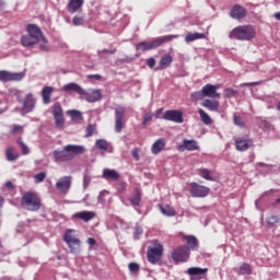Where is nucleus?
<instances>
[{
    "label": "nucleus",
    "mask_w": 280,
    "mask_h": 280,
    "mask_svg": "<svg viewBox=\"0 0 280 280\" xmlns=\"http://www.w3.org/2000/svg\"><path fill=\"white\" fill-rule=\"evenodd\" d=\"M85 96V101L89 103H95L102 100V92L100 90H93L90 92L84 91L83 94Z\"/></svg>",
    "instance_id": "nucleus-20"
},
{
    "label": "nucleus",
    "mask_w": 280,
    "mask_h": 280,
    "mask_svg": "<svg viewBox=\"0 0 280 280\" xmlns=\"http://www.w3.org/2000/svg\"><path fill=\"white\" fill-rule=\"evenodd\" d=\"M206 272H208V268L190 267L187 269V275H189V277H200V275H206Z\"/></svg>",
    "instance_id": "nucleus-30"
},
{
    "label": "nucleus",
    "mask_w": 280,
    "mask_h": 280,
    "mask_svg": "<svg viewBox=\"0 0 280 280\" xmlns=\"http://www.w3.org/2000/svg\"><path fill=\"white\" fill-rule=\"evenodd\" d=\"M257 36V31L253 25H238L234 27L229 37L231 39L241 40V42H250Z\"/></svg>",
    "instance_id": "nucleus-2"
},
{
    "label": "nucleus",
    "mask_w": 280,
    "mask_h": 280,
    "mask_svg": "<svg viewBox=\"0 0 280 280\" xmlns=\"http://www.w3.org/2000/svg\"><path fill=\"white\" fill-rule=\"evenodd\" d=\"M24 132V126L21 125H13L11 133L16 135V133H23Z\"/></svg>",
    "instance_id": "nucleus-48"
},
{
    "label": "nucleus",
    "mask_w": 280,
    "mask_h": 280,
    "mask_svg": "<svg viewBox=\"0 0 280 280\" xmlns=\"http://www.w3.org/2000/svg\"><path fill=\"white\" fill-rule=\"evenodd\" d=\"M105 194L102 191L100 192L98 197H97V201L101 203V205H104L105 202Z\"/></svg>",
    "instance_id": "nucleus-58"
},
{
    "label": "nucleus",
    "mask_w": 280,
    "mask_h": 280,
    "mask_svg": "<svg viewBox=\"0 0 280 280\" xmlns=\"http://www.w3.org/2000/svg\"><path fill=\"white\" fill-rule=\"evenodd\" d=\"M131 155H132V158H133L136 161H139V160H140L139 149H138V148L132 149Z\"/></svg>",
    "instance_id": "nucleus-54"
},
{
    "label": "nucleus",
    "mask_w": 280,
    "mask_h": 280,
    "mask_svg": "<svg viewBox=\"0 0 280 280\" xmlns=\"http://www.w3.org/2000/svg\"><path fill=\"white\" fill-rule=\"evenodd\" d=\"M201 106L211 110V112H215V113H220V102L214 100H205L202 103H201Z\"/></svg>",
    "instance_id": "nucleus-21"
},
{
    "label": "nucleus",
    "mask_w": 280,
    "mask_h": 280,
    "mask_svg": "<svg viewBox=\"0 0 280 280\" xmlns=\"http://www.w3.org/2000/svg\"><path fill=\"white\" fill-rule=\"evenodd\" d=\"M35 105H36V98L34 97V95L32 93L26 94L23 101V106H22L23 110L25 113H32L35 108Z\"/></svg>",
    "instance_id": "nucleus-19"
},
{
    "label": "nucleus",
    "mask_w": 280,
    "mask_h": 280,
    "mask_svg": "<svg viewBox=\"0 0 280 280\" xmlns=\"http://www.w3.org/2000/svg\"><path fill=\"white\" fill-rule=\"evenodd\" d=\"M47 177L45 172H40L34 175L35 183H43Z\"/></svg>",
    "instance_id": "nucleus-46"
},
{
    "label": "nucleus",
    "mask_w": 280,
    "mask_h": 280,
    "mask_svg": "<svg viewBox=\"0 0 280 280\" xmlns=\"http://www.w3.org/2000/svg\"><path fill=\"white\" fill-rule=\"evenodd\" d=\"M91 182H92L91 176H89L88 174H84V176H83V187L88 188V186H90Z\"/></svg>",
    "instance_id": "nucleus-52"
},
{
    "label": "nucleus",
    "mask_w": 280,
    "mask_h": 280,
    "mask_svg": "<svg viewBox=\"0 0 280 280\" xmlns=\"http://www.w3.org/2000/svg\"><path fill=\"white\" fill-rule=\"evenodd\" d=\"M179 35H166V36H161L152 42H141L136 45L137 50H141L143 52L149 51V50H154L162 46L163 44L173 40L174 38H178Z\"/></svg>",
    "instance_id": "nucleus-4"
},
{
    "label": "nucleus",
    "mask_w": 280,
    "mask_h": 280,
    "mask_svg": "<svg viewBox=\"0 0 280 280\" xmlns=\"http://www.w3.org/2000/svg\"><path fill=\"white\" fill-rule=\"evenodd\" d=\"M84 5V0H70L67 10L69 13L73 14L79 11L80 8Z\"/></svg>",
    "instance_id": "nucleus-24"
},
{
    "label": "nucleus",
    "mask_w": 280,
    "mask_h": 280,
    "mask_svg": "<svg viewBox=\"0 0 280 280\" xmlns=\"http://www.w3.org/2000/svg\"><path fill=\"white\" fill-rule=\"evenodd\" d=\"M247 9L236 4L234 7H232L231 11H230V16L234 20H243L247 16Z\"/></svg>",
    "instance_id": "nucleus-16"
},
{
    "label": "nucleus",
    "mask_w": 280,
    "mask_h": 280,
    "mask_svg": "<svg viewBox=\"0 0 280 280\" xmlns=\"http://www.w3.org/2000/svg\"><path fill=\"white\" fill-rule=\"evenodd\" d=\"M233 122L234 125L238 126L240 128H244L245 127V121L241 116H234L233 117Z\"/></svg>",
    "instance_id": "nucleus-45"
},
{
    "label": "nucleus",
    "mask_w": 280,
    "mask_h": 280,
    "mask_svg": "<svg viewBox=\"0 0 280 280\" xmlns=\"http://www.w3.org/2000/svg\"><path fill=\"white\" fill-rule=\"evenodd\" d=\"M235 149L240 152L247 151L254 145V141L252 139H245L243 137H234Z\"/></svg>",
    "instance_id": "nucleus-12"
},
{
    "label": "nucleus",
    "mask_w": 280,
    "mask_h": 280,
    "mask_svg": "<svg viewBox=\"0 0 280 280\" xmlns=\"http://www.w3.org/2000/svg\"><path fill=\"white\" fill-rule=\"evenodd\" d=\"M236 94H238V91H236L232 88H228L224 90V96L228 98L234 97Z\"/></svg>",
    "instance_id": "nucleus-43"
},
{
    "label": "nucleus",
    "mask_w": 280,
    "mask_h": 280,
    "mask_svg": "<svg viewBox=\"0 0 280 280\" xmlns=\"http://www.w3.org/2000/svg\"><path fill=\"white\" fill-rule=\"evenodd\" d=\"M163 113V108H160L155 113V118H160V115Z\"/></svg>",
    "instance_id": "nucleus-62"
},
{
    "label": "nucleus",
    "mask_w": 280,
    "mask_h": 280,
    "mask_svg": "<svg viewBox=\"0 0 280 280\" xmlns=\"http://www.w3.org/2000/svg\"><path fill=\"white\" fill-rule=\"evenodd\" d=\"M162 119L173 121L176 124H183L184 122V113L176 109L166 110Z\"/></svg>",
    "instance_id": "nucleus-11"
},
{
    "label": "nucleus",
    "mask_w": 280,
    "mask_h": 280,
    "mask_svg": "<svg viewBox=\"0 0 280 280\" xmlns=\"http://www.w3.org/2000/svg\"><path fill=\"white\" fill-rule=\"evenodd\" d=\"M189 257L190 250L186 245H182L172 252V259L174 261H188Z\"/></svg>",
    "instance_id": "nucleus-10"
},
{
    "label": "nucleus",
    "mask_w": 280,
    "mask_h": 280,
    "mask_svg": "<svg viewBox=\"0 0 280 280\" xmlns=\"http://www.w3.org/2000/svg\"><path fill=\"white\" fill-rule=\"evenodd\" d=\"M221 88L220 84L212 85L210 83L202 86V93L205 97L221 98V93L218 90Z\"/></svg>",
    "instance_id": "nucleus-14"
},
{
    "label": "nucleus",
    "mask_w": 280,
    "mask_h": 280,
    "mask_svg": "<svg viewBox=\"0 0 280 280\" xmlns=\"http://www.w3.org/2000/svg\"><path fill=\"white\" fill-rule=\"evenodd\" d=\"M85 23L84 19L82 16H74L72 19V24L74 26H80V25H83Z\"/></svg>",
    "instance_id": "nucleus-49"
},
{
    "label": "nucleus",
    "mask_w": 280,
    "mask_h": 280,
    "mask_svg": "<svg viewBox=\"0 0 280 280\" xmlns=\"http://www.w3.org/2000/svg\"><path fill=\"white\" fill-rule=\"evenodd\" d=\"M161 213H163V215H168V217L176 215L175 209L170 206L161 207Z\"/></svg>",
    "instance_id": "nucleus-41"
},
{
    "label": "nucleus",
    "mask_w": 280,
    "mask_h": 280,
    "mask_svg": "<svg viewBox=\"0 0 280 280\" xmlns=\"http://www.w3.org/2000/svg\"><path fill=\"white\" fill-rule=\"evenodd\" d=\"M115 126L114 130L115 132L119 133L124 129L125 125V116H126V107L119 106L115 107Z\"/></svg>",
    "instance_id": "nucleus-7"
},
{
    "label": "nucleus",
    "mask_w": 280,
    "mask_h": 280,
    "mask_svg": "<svg viewBox=\"0 0 280 280\" xmlns=\"http://www.w3.org/2000/svg\"><path fill=\"white\" fill-rule=\"evenodd\" d=\"M86 78L88 79H94L96 81L103 80V77L101 74H89Z\"/></svg>",
    "instance_id": "nucleus-57"
},
{
    "label": "nucleus",
    "mask_w": 280,
    "mask_h": 280,
    "mask_svg": "<svg viewBox=\"0 0 280 280\" xmlns=\"http://www.w3.org/2000/svg\"><path fill=\"white\" fill-rule=\"evenodd\" d=\"M95 130H96L95 125H92V124L88 125V127H86V137L93 136Z\"/></svg>",
    "instance_id": "nucleus-51"
},
{
    "label": "nucleus",
    "mask_w": 280,
    "mask_h": 280,
    "mask_svg": "<svg viewBox=\"0 0 280 280\" xmlns=\"http://www.w3.org/2000/svg\"><path fill=\"white\" fill-rule=\"evenodd\" d=\"M164 253V247L162 244L155 242L154 247H150L147 252L148 261L150 264H158L161 261Z\"/></svg>",
    "instance_id": "nucleus-6"
},
{
    "label": "nucleus",
    "mask_w": 280,
    "mask_h": 280,
    "mask_svg": "<svg viewBox=\"0 0 280 280\" xmlns=\"http://www.w3.org/2000/svg\"><path fill=\"white\" fill-rule=\"evenodd\" d=\"M128 269L130 270V272H132L133 275H137L140 270V265L137 262H129L128 265Z\"/></svg>",
    "instance_id": "nucleus-44"
},
{
    "label": "nucleus",
    "mask_w": 280,
    "mask_h": 280,
    "mask_svg": "<svg viewBox=\"0 0 280 280\" xmlns=\"http://www.w3.org/2000/svg\"><path fill=\"white\" fill-rule=\"evenodd\" d=\"M191 98L195 101H200L206 98L205 94H203V89H201V91H196L194 93H191Z\"/></svg>",
    "instance_id": "nucleus-42"
},
{
    "label": "nucleus",
    "mask_w": 280,
    "mask_h": 280,
    "mask_svg": "<svg viewBox=\"0 0 280 280\" xmlns=\"http://www.w3.org/2000/svg\"><path fill=\"white\" fill-rule=\"evenodd\" d=\"M268 224L270 226H276V224H278L280 222V217L278 215H270L267 220Z\"/></svg>",
    "instance_id": "nucleus-47"
},
{
    "label": "nucleus",
    "mask_w": 280,
    "mask_h": 280,
    "mask_svg": "<svg viewBox=\"0 0 280 280\" xmlns=\"http://www.w3.org/2000/svg\"><path fill=\"white\" fill-rule=\"evenodd\" d=\"M54 93V88L52 86H45L42 89L40 95L43 98L44 104H49L51 95Z\"/></svg>",
    "instance_id": "nucleus-26"
},
{
    "label": "nucleus",
    "mask_w": 280,
    "mask_h": 280,
    "mask_svg": "<svg viewBox=\"0 0 280 280\" xmlns=\"http://www.w3.org/2000/svg\"><path fill=\"white\" fill-rule=\"evenodd\" d=\"M86 242L90 246H96V244H97V242L94 237H89Z\"/></svg>",
    "instance_id": "nucleus-59"
},
{
    "label": "nucleus",
    "mask_w": 280,
    "mask_h": 280,
    "mask_svg": "<svg viewBox=\"0 0 280 280\" xmlns=\"http://www.w3.org/2000/svg\"><path fill=\"white\" fill-rule=\"evenodd\" d=\"M20 205L24 211L35 212L42 209L43 202L36 192L26 191L22 195Z\"/></svg>",
    "instance_id": "nucleus-3"
},
{
    "label": "nucleus",
    "mask_w": 280,
    "mask_h": 280,
    "mask_svg": "<svg viewBox=\"0 0 280 280\" xmlns=\"http://www.w3.org/2000/svg\"><path fill=\"white\" fill-rule=\"evenodd\" d=\"M273 16H275L276 20L280 21V12L275 13Z\"/></svg>",
    "instance_id": "nucleus-64"
},
{
    "label": "nucleus",
    "mask_w": 280,
    "mask_h": 280,
    "mask_svg": "<svg viewBox=\"0 0 280 280\" xmlns=\"http://www.w3.org/2000/svg\"><path fill=\"white\" fill-rule=\"evenodd\" d=\"M142 234H143V229L141 226H137L133 234L135 240H140V235Z\"/></svg>",
    "instance_id": "nucleus-53"
},
{
    "label": "nucleus",
    "mask_w": 280,
    "mask_h": 280,
    "mask_svg": "<svg viewBox=\"0 0 280 280\" xmlns=\"http://www.w3.org/2000/svg\"><path fill=\"white\" fill-rule=\"evenodd\" d=\"M62 91H65V92H74V93L80 94V95L85 94V90L77 83L65 84L62 86Z\"/></svg>",
    "instance_id": "nucleus-23"
},
{
    "label": "nucleus",
    "mask_w": 280,
    "mask_h": 280,
    "mask_svg": "<svg viewBox=\"0 0 280 280\" xmlns=\"http://www.w3.org/2000/svg\"><path fill=\"white\" fill-rule=\"evenodd\" d=\"M4 155H5L7 161H9V162H14L20 158V154H18L15 152V148H13V147L7 148Z\"/></svg>",
    "instance_id": "nucleus-28"
},
{
    "label": "nucleus",
    "mask_w": 280,
    "mask_h": 280,
    "mask_svg": "<svg viewBox=\"0 0 280 280\" xmlns=\"http://www.w3.org/2000/svg\"><path fill=\"white\" fill-rule=\"evenodd\" d=\"M67 114L70 116L72 121L83 120V114L80 110H77V109L68 110Z\"/></svg>",
    "instance_id": "nucleus-37"
},
{
    "label": "nucleus",
    "mask_w": 280,
    "mask_h": 280,
    "mask_svg": "<svg viewBox=\"0 0 280 280\" xmlns=\"http://www.w3.org/2000/svg\"><path fill=\"white\" fill-rule=\"evenodd\" d=\"M174 61L173 56H171L170 54H165L164 56H162L161 60H160V69L164 70L167 69L172 66Z\"/></svg>",
    "instance_id": "nucleus-27"
},
{
    "label": "nucleus",
    "mask_w": 280,
    "mask_h": 280,
    "mask_svg": "<svg viewBox=\"0 0 280 280\" xmlns=\"http://www.w3.org/2000/svg\"><path fill=\"white\" fill-rule=\"evenodd\" d=\"M24 78V73L20 72H9L5 70L0 71V81L5 82H12V81H21Z\"/></svg>",
    "instance_id": "nucleus-15"
},
{
    "label": "nucleus",
    "mask_w": 280,
    "mask_h": 280,
    "mask_svg": "<svg viewBox=\"0 0 280 280\" xmlns=\"http://www.w3.org/2000/svg\"><path fill=\"white\" fill-rule=\"evenodd\" d=\"M116 51H117V49L114 48V49H104L101 52H105V54H108V55H114V54H116Z\"/></svg>",
    "instance_id": "nucleus-60"
},
{
    "label": "nucleus",
    "mask_w": 280,
    "mask_h": 280,
    "mask_svg": "<svg viewBox=\"0 0 280 280\" xmlns=\"http://www.w3.org/2000/svg\"><path fill=\"white\" fill-rule=\"evenodd\" d=\"M198 114L200 116L201 121L207 125L210 126L213 124V120L211 118V116L209 114H207L203 109H199Z\"/></svg>",
    "instance_id": "nucleus-36"
},
{
    "label": "nucleus",
    "mask_w": 280,
    "mask_h": 280,
    "mask_svg": "<svg viewBox=\"0 0 280 280\" xmlns=\"http://www.w3.org/2000/svg\"><path fill=\"white\" fill-rule=\"evenodd\" d=\"M183 240L186 241L188 248H197L199 244L198 238L194 235H183Z\"/></svg>",
    "instance_id": "nucleus-32"
},
{
    "label": "nucleus",
    "mask_w": 280,
    "mask_h": 280,
    "mask_svg": "<svg viewBox=\"0 0 280 280\" xmlns=\"http://www.w3.org/2000/svg\"><path fill=\"white\" fill-rule=\"evenodd\" d=\"M259 83L258 82H249V83H244L243 85L244 86H255V85H258Z\"/></svg>",
    "instance_id": "nucleus-61"
},
{
    "label": "nucleus",
    "mask_w": 280,
    "mask_h": 280,
    "mask_svg": "<svg viewBox=\"0 0 280 280\" xmlns=\"http://www.w3.org/2000/svg\"><path fill=\"white\" fill-rule=\"evenodd\" d=\"M95 147L98 150H102V151L106 152L108 150V148H109V143L106 140H104V139H100V140H96Z\"/></svg>",
    "instance_id": "nucleus-39"
},
{
    "label": "nucleus",
    "mask_w": 280,
    "mask_h": 280,
    "mask_svg": "<svg viewBox=\"0 0 280 280\" xmlns=\"http://www.w3.org/2000/svg\"><path fill=\"white\" fill-rule=\"evenodd\" d=\"M252 266L247 262H244L238 267V275H252Z\"/></svg>",
    "instance_id": "nucleus-38"
},
{
    "label": "nucleus",
    "mask_w": 280,
    "mask_h": 280,
    "mask_svg": "<svg viewBox=\"0 0 280 280\" xmlns=\"http://www.w3.org/2000/svg\"><path fill=\"white\" fill-rule=\"evenodd\" d=\"M16 144L19 145V148L21 149V152L23 155H28L31 153L30 148L27 147V144L23 141L22 137L16 138Z\"/></svg>",
    "instance_id": "nucleus-35"
},
{
    "label": "nucleus",
    "mask_w": 280,
    "mask_h": 280,
    "mask_svg": "<svg viewBox=\"0 0 280 280\" xmlns=\"http://www.w3.org/2000/svg\"><path fill=\"white\" fill-rule=\"evenodd\" d=\"M203 38H207L206 34L203 33H188L185 36V42L190 43V42H195L197 39H203Z\"/></svg>",
    "instance_id": "nucleus-33"
},
{
    "label": "nucleus",
    "mask_w": 280,
    "mask_h": 280,
    "mask_svg": "<svg viewBox=\"0 0 280 280\" xmlns=\"http://www.w3.org/2000/svg\"><path fill=\"white\" fill-rule=\"evenodd\" d=\"M189 192L191 197L195 198H203L210 195L211 189L207 186L199 185L198 183H190Z\"/></svg>",
    "instance_id": "nucleus-8"
},
{
    "label": "nucleus",
    "mask_w": 280,
    "mask_h": 280,
    "mask_svg": "<svg viewBox=\"0 0 280 280\" xmlns=\"http://www.w3.org/2000/svg\"><path fill=\"white\" fill-rule=\"evenodd\" d=\"M38 42L36 39H34L31 35H23L21 37V45L24 47H30L33 46L35 44H37Z\"/></svg>",
    "instance_id": "nucleus-34"
},
{
    "label": "nucleus",
    "mask_w": 280,
    "mask_h": 280,
    "mask_svg": "<svg viewBox=\"0 0 280 280\" xmlns=\"http://www.w3.org/2000/svg\"><path fill=\"white\" fill-rule=\"evenodd\" d=\"M198 173L206 180H213V177L211 175V171L210 170H208V168H200V170H198Z\"/></svg>",
    "instance_id": "nucleus-40"
},
{
    "label": "nucleus",
    "mask_w": 280,
    "mask_h": 280,
    "mask_svg": "<svg viewBox=\"0 0 280 280\" xmlns=\"http://www.w3.org/2000/svg\"><path fill=\"white\" fill-rule=\"evenodd\" d=\"M4 187L8 189V190H14L15 189V186L13 185V183L11 180H7L4 183Z\"/></svg>",
    "instance_id": "nucleus-56"
},
{
    "label": "nucleus",
    "mask_w": 280,
    "mask_h": 280,
    "mask_svg": "<svg viewBox=\"0 0 280 280\" xmlns=\"http://www.w3.org/2000/svg\"><path fill=\"white\" fill-rule=\"evenodd\" d=\"M96 218V213L93 211H80L72 214V220H82V222H91Z\"/></svg>",
    "instance_id": "nucleus-18"
},
{
    "label": "nucleus",
    "mask_w": 280,
    "mask_h": 280,
    "mask_svg": "<svg viewBox=\"0 0 280 280\" xmlns=\"http://www.w3.org/2000/svg\"><path fill=\"white\" fill-rule=\"evenodd\" d=\"M154 117V114L152 112H149L147 113L144 116H143V120H142V125L145 126L147 122L151 121Z\"/></svg>",
    "instance_id": "nucleus-50"
},
{
    "label": "nucleus",
    "mask_w": 280,
    "mask_h": 280,
    "mask_svg": "<svg viewBox=\"0 0 280 280\" xmlns=\"http://www.w3.org/2000/svg\"><path fill=\"white\" fill-rule=\"evenodd\" d=\"M62 240L72 255H78V253H80L81 240L78 234H75V230H66Z\"/></svg>",
    "instance_id": "nucleus-5"
},
{
    "label": "nucleus",
    "mask_w": 280,
    "mask_h": 280,
    "mask_svg": "<svg viewBox=\"0 0 280 280\" xmlns=\"http://www.w3.org/2000/svg\"><path fill=\"white\" fill-rule=\"evenodd\" d=\"M141 199H142L141 190L139 188H136L133 191V195L129 198L130 203L132 205V207H139Z\"/></svg>",
    "instance_id": "nucleus-29"
},
{
    "label": "nucleus",
    "mask_w": 280,
    "mask_h": 280,
    "mask_svg": "<svg viewBox=\"0 0 280 280\" xmlns=\"http://www.w3.org/2000/svg\"><path fill=\"white\" fill-rule=\"evenodd\" d=\"M102 176L106 180H118L120 178V174L116 170L110 168H104Z\"/></svg>",
    "instance_id": "nucleus-25"
},
{
    "label": "nucleus",
    "mask_w": 280,
    "mask_h": 280,
    "mask_svg": "<svg viewBox=\"0 0 280 280\" xmlns=\"http://www.w3.org/2000/svg\"><path fill=\"white\" fill-rule=\"evenodd\" d=\"M199 143L197 140L183 139L182 144L178 145V151L184 152L199 150Z\"/></svg>",
    "instance_id": "nucleus-17"
},
{
    "label": "nucleus",
    "mask_w": 280,
    "mask_h": 280,
    "mask_svg": "<svg viewBox=\"0 0 280 280\" xmlns=\"http://www.w3.org/2000/svg\"><path fill=\"white\" fill-rule=\"evenodd\" d=\"M27 34L34 39L39 40V38L43 36V33L40 28L35 24H28L27 25Z\"/></svg>",
    "instance_id": "nucleus-22"
},
{
    "label": "nucleus",
    "mask_w": 280,
    "mask_h": 280,
    "mask_svg": "<svg viewBox=\"0 0 280 280\" xmlns=\"http://www.w3.org/2000/svg\"><path fill=\"white\" fill-rule=\"evenodd\" d=\"M52 117L55 119V126L58 129H63L66 120L63 116L62 106L59 103L52 105Z\"/></svg>",
    "instance_id": "nucleus-9"
},
{
    "label": "nucleus",
    "mask_w": 280,
    "mask_h": 280,
    "mask_svg": "<svg viewBox=\"0 0 280 280\" xmlns=\"http://www.w3.org/2000/svg\"><path fill=\"white\" fill-rule=\"evenodd\" d=\"M165 148V140L158 139L151 147V152L153 154H159Z\"/></svg>",
    "instance_id": "nucleus-31"
},
{
    "label": "nucleus",
    "mask_w": 280,
    "mask_h": 280,
    "mask_svg": "<svg viewBox=\"0 0 280 280\" xmlns=\"http://www.w3.org/2000/svg\"><path fill=\"white\" fill-rule=\"evenodd\" d=\"M85 152V148L83 145L68 144L60 150H54L52 156L56 162H66L71 161L75 158V155L83 154Z\"/></svg>",
    "instance_id": "nucleus-1"
},
{
    "label": "nucleus",
    "mask_w": 280,
    "mask_h": 280,
    "mask_svg": "<svg viewBox=\"0 0 280 280\" xmlns=\"http://www.w3.org/2000/svg\"><path fill=\"white\" fill-rule=\"evenodd\" d=\"M72 186V176H62L56 183V188L61 194H68Z\"/></svg>",
    "instance_id": "nucleus-13"
},
{
    "label": "nucleus",
    "mask_w": 280,
    "mask_h": 280,
    "mask_svg": "<svg viewBox=\"0 0 280 280\" xmlns=\"http://www.w3.org/2000/svg\"><path fill=\"white\" fill-rule=\"evenodd\" d=\"M155 65H156V60L154 58L147 59V66L149 68H154Z\"/></svg>",
    "instance_id": "nucleus-55"
},
{
    "label": "nucleus",
    "mask_w": 280,
    "mask_h": 280,
    "mask_svg": "<svg viewBox=\"0 0 280 280\" xmlns=\"http://www.w3.org/2000/svg\"><path fill=\"white\" fill-rule=\"evenodd\" d=\"M4 205V198L0 196V208H2Z\"/></svg>",
    "instance_id": "nucleus-63"
}]
</instances>
